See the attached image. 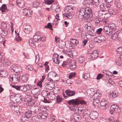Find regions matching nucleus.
Segmentation results:
<instances>
[{
	"label": "nucleus",
	"instance_id": "1",
	"mask_svg": "<svg viewBox=\"0 0 122 122\" xmlns=\"http://www.w3.org/2000/svg\"><path fill=\"white\" fill-rule=\"evenodd\" d=\"M84 11L86 15V16L87 17L88 21H89L92 20V17L93 15V13L91 8H86L84 9Z\"/></svg>",
	"mask_w": 122,
	"mask_h": 122
},
{
	"label": "nucleus",
	"instance_id": "2",
	"mask_svg": "<svg viewBox=\"0 0 122 122\" xmlns=\"http://www.w3.org/2000/svg\"><path fill=\"white\" fill-rule=\"evenodd\" d=\"M109 102L107 100L103 99L100 102V105L98 106L99 109L104 110L108 106Z\"/></svg>",
	"mask_w": 122,
	"mask_h": 122
},
{
	"label": "nucleus",
	"instance_id": "3",
	"mask_svg": "<svg viewBox=\"0 0 122 122\" xmlns=\"http://www.w3.org/2000/svg\"><path fill=\"white\" fill-rule=\"evenodd\" d=\"M86 15L84 9L82 10H81L79 12L78 18L79 19L81 20H82L84 18L87 21H88L87 17L86 16H85Z\"/></svg>",
	"mask_w": 122,
	"mask_h": 122
},
{
	"label": "nucleus",
	"instance_id": "4",
	"mask_svg": "<svg viewBox=\"0 0 122 122\" xmlns=\"http://www.w3.org/2000/svg\"><path fill=\"white\" fill-rule=\"evenodd\" d=\"M20 74L14 75L10 79V80H12L13 82L16 83L20 81Z\"/></svg>",
	"mask_w": 122,
	"mask_h": 122
},
{
	"label": "nucleus",
	"instance_id": "5",
	"mask_svg": "<svg viewBox=\"0 0 122 122\" xmlns=\"http://www.w3.org/2000/svg\"><path fill=\"white\" fill-rule=\"evenodd\" d=\"M67 103L69 105H72L75 107V106L79 104V99L78 98L72 99L67 101Z\"/></svg>",
	"mask_w": 122,
	"mask_h": 122
},
{
	"label": "nucleus",
	"instance_id": "6",
	"mask_svg": "<svg viewBox=\"0 0 122 122\" xmlns=\"http://www.w3.org/2000/svg\"><path fill=\"white\" fill-rule=\"evenodd\" d=\"M106 37L103 36H98L94 38V41L95 42L99 43L105 41Z\"/></svg>",
	"mask_w": 122,
	"mask_h": 122
},
{
	"label": "nucleus",
	"instance_id": "7",
	"mask_svg": "<svg viewBox=\"0 0 122 122\" xmlns=\"http://www.w3.org/2000/svg\"><path fill=\"white\" fill-rule=\"evenodd\" d=\"M23 30L25 33L28 34L32 30V28L29 24H26L24 25Z\"/></svg>",
	"mask_w": 122,
	"mask_h": 122
},
{
	"label": "nucleus",
	"instance_id": "8",
	"mask_svg": "<svg viewBox=\"0 0 122 122\" xmlns=\"http://www.w3.org/2000/svg\"><path fill=\"white\" fill-rule=\"evenodd\" d=\"M98 113L97 111H92L90 114V117L91 119L94 120L98 117Z\"/></svg>",
	"mask_w": 122,
	"mask_h": 122
},
{
	"label": "nucleus",
	"instance_id": "9",
	"mask_svg": "<svg viewBox=\"0 0 122 122\" xmlns=\"http://www.w3.org/2000/svg\"><path fill=\"white\" fill-rule=\"evenodd\" d=\"M30 110H31V112L33 114L35 113L37 114L39 112L44 111L43 110H41V108H36L35 107H34L31 108Z\"/></svg>",
	"mask_w": 122,
	"mask_h": 122
},
{
	"label": "nucleus",
	"instance_id": "10",
	"mask_svg": "<svg viewBox=\"0 0 122 122\" xmlns=\"http://www.w3.org/2000/svg\"><path fill=\"white\" fill-rule=\"evenodd\" d=\"M98 15L100 16H102L103 18L105 17H107L110 16L108 13H106L104 10H101L98 11Z\"/></svg>",
	"mask_w": 122,
	"mask_h": 122
},
{
	"label": "nucleus",
	"instance_id": "11",
	"mask_svg": "<svg viewBox=\"0 0 122 122\" xmlns=\"http://www.w3.org/2000/svg\"><path fill=\"white\" fill-rule=\"evenodd\" d=\"M103 30L104 32H105L106 34L109 36H110L111 34H112L113 33V32H112L110 28L108 26H104Z\"/></svg>",
	"mask_w": 122,
	"mask_h": 122
},
{
	"label": "nucleus",
	"instance_id": "12",
	"mask_svg": "<svg viewBox=\"0 0 122 122\" xmlns=\"http://www.w3.org/2000/svg\"><path fill=\"white\" fill-rule=\"evenodd\" d=\"M73 12H66L64 14H63L64 16L66 18H67L68 19H71L73 15Z\"/></svg>",
	"mask_w": 122,
	"mask_h": 122
},
{
	"label": "nucleus",
	"instance_id": "13",
	"mask_svg": "<svg viewBox=\"0 0 122 122\" xmlns=\"http://www.w3.org/2000/svg\"><path fill=\"white\" fill-rule=\"evenodd\" d=\"M118 106L115 104H113L111 105L109 111V112L111 114H113L115 113V111L117 107Z\"/></svg>",
	"mask_w": 122,
	"mask_h": 122
},
{
	"label": "nucleus",
	"instance_id": "14",
	"mask_svg": "<svg viewBox=\"0 0 122 122\" xmlns=\"http://www.w3.org/2000/svg\"><path fill=\"white\" fill-rule=\"evenodd\" d=\"M10 107L12 112H17V111H18L19 109V106L15 105L13 104L11 105Z\"/></svg>",
	"mask_w": 122,
	"mask_h": 122
},
{
	"label": "nucleus",
	"instance_id": "15",
	"mask_svg": "<svg viewBox=\"0 0 122 122\" xmlns=\"http://www.w3.org/2000/svg\"><path fill=\"white\" fill-rule=\"evenodd\" d=\"M59 55L57 54H55L53 56V61L56 64H59L60 63Z\"/></svg>",
	"mask_w": 122,
	"mask_h": 122
},
{
	"label": "nucleus",
	"instance_id": "16",
	"mask_svg": "<svg viewBox=\"0 0 122 122\" xmlns=\"http://www.w3.org/2000/svg\"><path fill=\"white\" fill-rule=\"evenodd\" d=\"M30 88V86L28 85H25L20 86V90L22 91L25 92L29 90Z\"/></svg>",
	"mask_w": 122,
	"mask_h": 122
},
{
	"label": "nucleus",
	"instance_id": "17",
	"mask_svg": "<svg viewBox=\"0 0 122 122\" xmlns=\"http://www.w3.org/2000/svg\"><path fill=\"white\" fill-rule=\"evenodd\" d=\"M50 82H49L48 83H45L44 84L45 88L47 89L50 90H52L54 86L53 84L51 85L50 84Z\"/></svg>",
	"mask_w": 122,
	"mask_h": 122
},
{
	"label": "nucleus",
	"instance_id": "18",
	"mask_svg": "<svg viewBox=\"0 0 122 122\" xmlns=\"http://www.w3.org/2000/svg\"><path fill=\"white\" fill-rule=\"evenodd\" d=\"M91 54L92 58L93 59H96L98 56L97 51L96 50H93Z\"/></svg>",
	"mask_w": 122,
	"mask_h": 122
},
{
	"label": "nucleus",
	"instance_id": "19",
	"mask_svg": "<svg viewBox=\"0 0 122 122\" xmlns=\"http://www.w3.org/2000/svg\"><path fill=\"white\" fill-rule=\"evenodd\" d=\"M51 9L56 12H59L60 11V9L59 7L57 6L55 4H54L52 5L50 7Z\"/></svg>",
	"mask_w": 122,
	"mask_h": 122
},
{
	"label": "nucleus",
	"instance_id": "20",
	"mask_svg": "<svg viewBox=\"0 0 122 122\" xmlns=\"http://www.w3.org/2000/svg\"><path fill=\"white\" fill-rule=\"evenodd\" d=\"M108 11L110 15H116L118 13L116 9L112 8L108 9Z\"/></svg>",
	"mask_w": 122,
	"mask_h": 122
},
{
	"label": "nucleus",
	"instance_id": "21",
	"mask_svg": "<svg viewBox=\"0 0 122 122\" xmlns=\"http://www.w3.org/2000/svg\"><path fill=\"white\" fill-rule=\"evenodd\" d=\"M65 93L66 94L69 96H74L75 93V91H72L70 90H66Z\"/></svg>",
	"mask_w": 122,
	"mask_h": 122
},
{
	"label": "nucleus",
	"instance_id": "22",
	"mask_svg": "<svg viewBox=\"0 0 122 122\" xmlns=\"http://www.w3.org/2000/svg\"><path fill=\"white\" fill-rule=\"evenodd\" d=\"M49 96L48 97L50 100H53L55 99L56 97V96L54 92H50L49 93Z\"/></svg>",
	"mask_w": 122,
	"mask_h": 122
},
{
	"label": "nucleus",
	"instance_id": "23",
	"mask_svg": "<svg viewBox=\"0 0 122 122\" xmlns=\"http://www.w3.org/2000/svg\"><path fill=\"white\" fill-rule=\"evenodd\" d=\"M112 32L114 31L116 28V26L115 24L114 23H112L109 25V26Z\"/></svg>",
	"mask_w": 122,
	"mask_h": 122
},
{
	"label": "nucleus",
	"instance_id": "24",
	"mask_svg": "<svg viewBox=\"0 0 122 122\" xmlns=\"http://www.w3.org/2000/svg\"><path fill=\"white\" fill-rule=\"evenodd\" d=\"M118 95V93L116 91H114L109 96L111 98L116 97Z\"/></svg>",
	"mask_w": 122,
	"mask_h": 122
},
{
	"label": "nucleus",
	"instance_id": "25",
	"mask_svg": "<svg viewBox=\"0 0 122 122\" xmlns=\"http://www.w3.org/2000/svg\"><path fill=\"white\" fill-rule=\"evenodd\" d=\"M71 63H73V64H70L69 68L71 69H73L75 68L76 67V62L75 60L72 61H71Z\"/></svg>",
	"mask_w": 122,
	"mask_h": 122
},
{
	"label": "nucleus",
	"instance_id": "26",
	"mask_svg": "<svg viewBox=\"0 0 122 122\" xmlns=\"http://www.w3.org/2000/svg\"><path fill=\"white\" fill-rule=\"evenodd\" d=\"M42 112H41L37 114V116L38 118H42L43 119L45 118L46 116L44 115Z\"/></svg>",
	"mask_w": 122,
	"mask_h": 122
},
{
	"label": "nucleus",
	"instance_id": "27",
	"mask_svg": "<svg viewBox=\"0 0 122 122\" xmlns=\"http://www.w3.org/2000/svg\"><path fill=\"white\" fill-rule=\"evenodd\" d=\"M33 114L31 110L26 112L24 114V115L28 118H29Z\"/></svg>",
	"mask_w": 122,
	"mask_h": 122
},
{
	"label": "nucleus",
	"instance_id": "28",
	"mask_svg": "<svg viewBox=\"0 0 122 122\" xmlns=\"http://www.w3.org/2000/svg\"><path fill=\"white\" fill-rule=\"evenodd\" d=\"M7 10L6 5L5 4H3L0 8V10L1 11L2 13L6 11Z\"/></svg>",
	"mask_w": 122,
	"mask_h": 122
},
{
	"label": "nucleus",
	"instance_id": "29",
	"mask_svg": "<svg viewBox=\"0 0 122 122\" xmlns=\"http://www.w3.org/2000/svg\"><path fill=\"white\" fill-rule=\"evenodd\" d=\"M73 8L72 7L70 6H66L65 9L66 12H73Z\"/></svg>",
	"mask_w": 122,
	"mask_h": 122
},
{
	"label": "nucleus",
	"instance_id": "30",
	"mask_svg": "<svg viewBox=\"0 0 122 122\" xmlns=\"http://www.w3.org/2000/svg\"><path fill=\"white\" fill-rule=\"evenodd\" d=\"M54 2V0H45L44 1L45 3L48 5L52 4Z\"/></svg>",
	"mask_w": 122,
	"mask_h": 122
},
{
	"label": "nucleus",
	"instance_id": "31",
	"mask_svg": "<svg viewBox=\"0 0 122 122\" xmlns=\"http://www.w3.org/2000/svg\"><path fill=\"white\" fill-rule=\"evenodd\" d=\"M59 47L61 49H63L65 47L66 44L65 42L62 41L61 42H59Z\"/></svg>",
	"mask_w": 122,
	"mask_h": 122
},
{
	"label": "nucleus",
	"instance_id": "32",
	"mask_svg": "<svg viewBox=\"0 0 122 122\" xmlns=\"http://www.w3.org/2000/svg\"><path fill=\"white\" fill-rule=\"evenodd\" d=\"M99 0H92L91 2L90 3V5H94L96 6L97 4L99 3Z\"/></svg>",
	"mask_w": 122,
	"mask_h": 122
},
{
	"label": "nucleus",
	"instance_id": "33",
	"mask_svg": "<svg viewBox=\"0 0 122 122\" xmlns=\"http://www.w3.org/2000/svg\"><path fill=\"white\" fill-rule=\"evenodd\" d=\"M94 19L96 24H99L101 20V19L97 16L94 17Z\"/></svg>",
	"mask_w": 122,
	"mask_h": 122
},
{
	"label": "nucleus",
	"instance_id": "34",
	"mask_svg": "<svg viewBox=\"0 0 122 122\" xmlns=\"http://www.w3.org/2000/svg\"><path fill=\"white\" fill-rule=\"evenodd\" d=\"M28 119V118L27 117L24 115H22L20 117V120L23 122H25L27 121Z\"/></svg>",
	"mask_w": 122,
	"mask_h": 122
},
{
	"label": "nucleus",
	"instance_id": "35",
	"mask_svg": "<svg viewBox=\"0 0 122 122\" xmlns=\"http://www.w3.org/2000/svg\"><path fill=\"white\" fill-rule=\"evenodd\" d=\"M82 76L86 80L88 79L90 77V74L89 73H87L85 74H83Z\"/></svg>",
	"mask_w": 122,
	"mask_h": 122
},
{
	"label": "nucleus",
	"instance_id": "36",
	"mask_svg": "<svg viewBox=\"0 0 122 122\" xmlns=\"http://www.w3.org/2000/svg\"><path fill=\"white\" fill-rule=\"evenodd\" d=\"M85 60V58L83 56H80L79 58V61L80 63H82L84 62Z\"/></svg>",
	"mask_w": 122,
	"mask_h": 122
},
{
	"label": "nucleus",
	"instance_id": "37",
	"mask_svg": "<svg viewBox=\"0 0 122 122\" xmlns=\"http://www.w3.org/2000/svg\"><path fill=\"white\" fill-rule=\"evenodd\" d=\"M41 36L39 35L38 36L37 35H35L34 36L33 38L34 41L36 42L39 41L41 38Z\"/></svg>",
	"mask_w": 122,
	"mask_h": 122
},
{
	"label": "nucleus",
	"instance_id": "38",
	"mask_svg": "<svg viewBox=\"0 0 122 122\" xmlns=\"http://www.w3.org/2000/svg\"><path fill=\"white\" fill-rule=\"evenodd\" d=\"M111 38L113 40H115L116 39L118 38L117 33H114L112 34L111 36Z\"/></svg>",
	"mask_w": 122,
	"mask_h": 122
},
{
	"label": "nucleus",
	"instance_id": "39",
	"mask_svg": "<svg viewBox=\"0 0 122 122\" xmlns=\"http://www.w3.org/2000/svg\"><path fill=\"white\" fill-rule=\"evenodd\" d=\"M63 99L62 97L58 95L56 96V101L58 103L60 102Z\"/></svg>",
	"mask_w": 122,
	"mask_h": 122
},
{
	"label": "nucleus",
	"instance_id": "40",
	"mask_svg": "<svg viewBox=\"0 0 122 122\" xmlns=\"http://www.w3.org/2000/svg\"><path fill=\"white\" fill-rule=\"evenodd\" d=\"M0 33L3 34L4 36H6L8 34L7 31L0 29Z\"/></svg>",
	"mask_w": 122,
	"mask_h": 122
},
{
	"label": "nucleus",
	"instance_id": "41",
	"mask_svg": "<svg viewBox=\"0 0 122 122\" xmlns=\"http://www.w3.org/2000/svg\"><path fill=\"white\" fill-rule=\"evenodd\" d=\"M78 40H76L75 39H71L70 42H71L73 45H76L78 44Z\"/></svg>",
	"mask_w": 122,
	"mask_h": 122
},
{
	"label": "nucleus",
	"instance_id": "42",
	"mask_svg": "<svg viewBox=\"0 0 122 122\" xmlns=\"http://www.w3.org/2000/svg\"><path fill=\"white\" fill-rule=\"evenodd\" d=\"M25 98H27L28 100L27 101L29 103H30V104L32 103V101H33V100L32 99L31 96H30V97H26Z\"/></svg>",
	"mask_w": 122,
	"mask_h": 122
},
{
	"label": "nucleus",
	"instance_id": "43",
	"mask_svg": "<svg viewBox=\"0 0 122 122\" xmlns=\"http://www.w3.org/2000/svg\"><path fill=\"white\" fill-rule=\"evenodd\" d=\"M16 4L20 8H23L25 5L24 3L22 2H16Z\"/></svg>",
	"mask_w": 122,
	"mask_h": 122
},
{
	"label": "nucleus",
	"instance_id": "44",
	"mask_svg": "<svg viewBox=\"0 0 122 122\" xmlns=\"http://www.w3.org/2000/svg\"><path fill=\"white\" fill-rule=\"evenodd\" d=\"M117 35L118 39L122 41V33L120 31V30L119 32H117Z\"/></svg>",
	"mask_w": 122,
	"mask_h": 122
},
{
	"label": "nucleus",
	"instance_id": "45",
	"mask_svg": "<svg viewBox=\"0 0 122 122\" xmlns=\"http://www.w3.org/2000/svg\"><path fill=\"white\" fill-rule=\"evenodd\" d=\"M70 63V61L69 60H67L66 61H63L62 63V65L64 66L66 65H68Z\"/></svg>",
	"mask_w": 122,
	"mask_h": 122
},
{
	"label": "nucleus",
	"instance_id": "46",
	"mask_svg": "<svg viewBox=\"0 0 122 122\" xmlns=\"http://www.w3.org/2000/svg\"><path fill=\"white\" fill-rule=\"evenodd\" d=\"M40 2L38 1H36L34 2L33 3V5L34 7H36L39 5Z\"/></svg>",
	"mask_w": 122,
	"mask_h": 122
},
{
	"label": "nucleus",
	"instance_id": "47",
	"mask_svg": "<svg viewBox=\"0 0 122 122\" xmlns=\"http://www.w3.org/2000/svg\"><path fill=\"white\" fill-rule=\"evenodd\" d=\"M81 110V112L83 113L84 114H87L89 113V111L86 109H82Z\"/></svg>",
	"mask_w": 122,
	"mask_h": 122
},
{
	"label": "nucleus",
	"instance_id": "48",
	"mask_svg": "<svg viewBox=\"0 0 122 122\" xmlns=\"http://www.w3.org/2000/svg\"><path fill=\"white\" fill-rule=\"evenodd\" d=\"M49 75L51 77H55L56 76L57 74L55 72H51L49 73Z\"/></svg>",
	"mask_w": 122,
	"mask_h": 122
},
{
	"label": "nucleus",
	"instance_id": "49",
	"mask_svg": "<svg viewBox=\"0 0 122 122\" xmlns=\"http://www.w3.org/2000/svg\"><path fill=\"white\" fill-rule=\"evenodd\" d=\"M105 9L106 10L108 11V9L109 8H111V5L109 4V3H106L105 5Z\"/></svg>",
	"mask_w": 122,
	"mask_h": 122
},
{
	"label": "nucleus",
	"instance_id": "50",
	"mask_svg": "<svg viewBox=\"0 0 122 122\" xmlns=\"http://www.w3.org/2000/svg\"><path fill=\"white\" fill-rule=\"evenodd\" d=\"M66 46L69 49H71L73 48L72 45L70 43H68Z\"/></svg>",
	"mask_w": 122,
	"mask_h": 122
},
{
	"label": "nucleus",
	"instance_id": "51",
	"mask_svg": "<svg viewBox=\"0 0 122 122\" xmlns=\"http://www.w3.org/2000/svg\"><path fill=\"white\" fill-rule=\"evenodd\" d=\"M45 27L49 28L51 30H52V26L50 23H48L47 25H45Z\"/></svg>",
	"mask_w": 122,
	"mask_h": 122
},
{
	"label": "nucleus",
	"instance_id": "52",
	"mask_svg": "<svg viewBox=\"0 0 122 122\" xmlns=\"http://www.w3.org/2000/svg\"><path fill=\"white\" fill-rule=\"evenodd\" d=\"M76 76V73L74 72L71 73L69 76V79H71L72 77H74Z\"/></svg>",
	"mask_w": 122,
	"mask_h": 122
},
{
	"label": "nucleus",
	"instance_id": "53",
	"mask_svg": "<svg viewBox=\"0 0 122 122\" xmlns=\"http://www.w3.org/2000/svg\"><path fill=\"white\" fill-rule=\"evenodd\" d=\"M49 93L47 92V91L46 90L42 92L43 95L44 97H47L49 96Z\"/></svg>",
	"mask_w": 122,
	"mask_h": 122
},
{
	"label": "nucleus",
	"instance_id": "54",
	"mask_svg": "<svg viewBox=\"0 0 122 122\" xmlns=\"http://www.w3.org/2000/svg\"><path fill=\"white\" fill-rule=\"evenodd\" d=\"M87 93L88 94V96H92L94 94V92L92 91L91 90H88L87 91Z\"/></svg>",
	"mask_w": 122,
	"mask_h": 122
},
{
	"label": "nucleus",
	"instance_id": "55",
	"mask_svg": "<svg viewBox=\"0 0 122 122\" xmlns=\"http://www.w3.org/2000/svg\"><path fill=\"white\" fill-rule=\"evenodd\" d=\"M21 38L19 36V34H18L17 36H16L15 40H16L17 41H19L21 40Z\"/></svg>",
	"mask_w": 122,
	"mask_h": 122
},
{
	"label": "nucleus",
	"instance_id": "56",
	"mask_svg": "<svg viewBox=\"0 0 122 122\" xmlns=\"http://www.w3.org/2000/svg\"><path fill=\"white\" fill-rule=\"evenodd\" d=\"M93 96H94V98L95 97H100L101 96V95L98 92H97L96 93H94Z\"/></svg>",
	"mask_w": 122,
	"mask_h": 122
},
{
	"label": "nucleus",
	"instance_id": "57",
	"mask_svg": "<svg viewBox=\"0 0 122 122\" xmlns=\"http://www.w3.org/2000/svg\"><path fill=\"white\" fill-rule=\"evenodd\" d=\"M121 110L120 108L118 106L117 107V108L115 110V112L118 113V115H119L120 114V112Z\"/></svg>",
	"mask_w": 122,
	"mask_h": 122
},
{
	"label": "nucleus",
	"instance_id": "58",
	"mask_svg": "<svg viewBox=\"0 0 122 122\" xmlns=\"http://www.w3.org/2000/svg\"><path fill=\"white\" fill-rule=\"evenodd\" d=\"M104 76V75H103L101 73L97 75L96 79L97 80H99L101 78H102Z\"/></svg>",
	"mask_w": 122,
	"mask_h": 122
},
{
	"label": "nucleus",
	"instance_id": "59",
	"mask_svg": "<svg viewBox=\"0 0 122 122\" xmlns=\"http://www.w3.org/2000/svg\"><path fill=\"white\" fill-rule=\"evenodd\" d=\"M29 10H28L27 9L25 8L23 9L22 10V12L23 14L24 15H26L28 11Z\"/></svg>",
	"mask_w": 122,
	"mask_h": 122
},
{
	"label": "nucleus",
	"instance_id": "60",
	"mask_svg": "<svg viewBox=\"0 0 122 122\" xmlns=\"http://www.w3.org/2000/svg\"><path fill=\"white\" fill-rule=\"evenodd\" d=\"M12 87L15 88L17 90H20V86L12 85Z\"/></svg>",
	"mask_w": 122,
	"mask_h": 122
},
{
	"label": "nucleus",
	"instance_id": "61",
	"mask_svg": "<svg viewBox=\"0 0 122 122\" xmlns=\"http://www.w3.org/2000/svg\"><path fill=\"white\" fill-rule=\"evenodd\" d=\"M21 79L23 81H24V82H26L27 81L28 78L26 76H24L22 77Z\"/></svg>",
	"mask_w": 122,
	"mask_h": 122
},
{
	"label": "nucleus",
	"instance_id": "62",
	"mask_svg": "<svg viewBox=\"0 0 122 122\" xmlns=\"http://www.w3.org/2000/svg\"><path fill=\"white\" fill-rule=\"evenodd\" d=\"M31 11H30V10H29L28 11L26 15H25L28 17H29L31 16Z\"/></svg>",
	"mask_w": 122,
	"mask_h": 122
},
{
	"label": "nucleus",
	"instance_id": "63",
	"mask_svg": "<svg viewBox=\"0 0 122 122\" xmlns=\"http://www.w3.org/2000/svg\"><path fill=\"white\" fill-rule=\"evenodd\" d=\"M102 30V29L101 28H100L97 29L96 31L97 33L99 34H100Z\"/></svg>",
	"mask_w": 122,
	"mask_h": 122
},
{
	"label": "nucleus",
	"instance_id": "64",
	"mask_svg": "<svg viewBox=\"0 0 122 122\" xmlns=\"http://www.w3.org/2000/svg\"><path fill=\"white\" fill-rule=\"evenodd\" d=\"M118 52L121 54L122 53V47H119L117 49Z\"/></svg>",
	"mask_w": 122,
	"mask_h": 122
}]
</instances>
